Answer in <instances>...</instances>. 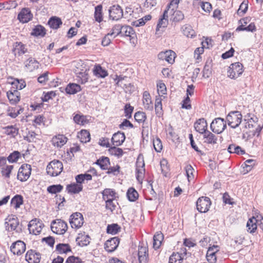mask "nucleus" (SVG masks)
Masks as SVG:
<instances>
[{"mask_svg": "<svg viewBox=\"0 0 263 263\" xmlns=\"http://www.w3.org/2000/svg\"><path fill=\"white\" fill-rule=\"evenodd\" d=\"M93 61L89 60H83V68H85V71L83 73V84L88 81V73L89 68L93 66Z\"/></svg>", "mask_w": 263, "mask_h": 263, "instance_id": "26", "label": "nucleus"}, {"mask_svg": "<svg viewBox=\"0 0 263 263\" xmlns=\"http://www.w3.org/2000/svg\"><path fill=\"white\" fill-rule=\"evenodd\" d=\"M19 223L17 218L15 215L9 216L6 219L5 225L8 231H14Z\"/></svg>", "mask_w": 263, "mask_h": 263, "instance_id": "13", "label": "nucleus"}, {"mask_svg": "<svg viewBox=\"0 0 263 263\" xmlns=\"http://www.w3.org/2000/svg\"><path fill=\"white\" fill-rule=\"evenodd\" d=\"M63 169L62 162L54 160L51 161L47 166V173L51 176H57L61 174Z\"/></svg>", "mask_w": 263, "mask_h": 263, "instance_id": "1", "label": "nucleus"}, {"mask_svg": "<svg viewBox=\"0 0 263 263\" xmlns=\"http://www.w3.org/2000/svg\"><path fill=\"white\" fill-rule=\"evenodd\" d=\"M195 130L201 134L207 130V123L204 118L198 119L194 124Z\"/></svg>", "mask_w": 263, "mask_h": 263, "instance_id": "21", "label": "nucleus"}, {"mask_svg": "<svg viewBox=\"0 0 263 263\" xmlns=\"http://www.w3.org/2000/svg\"><path fill=\"white\" fill-rule=\"evenodd\" d=\"M109 18L112 20L118 21L123 16V10L119 5H113L109 9Z\"/></svg>", "mask_w": 263, "mask_h": 263, "instance_id": "10", "label": "nucleus"}, {"mask_svg": "<svg viewBox=\"0 0 263 263\" xmlns=\"http://www.w3.org/2000/svg\"><path fill=\"white\" fill-rule=\"evenodd\" d=\"M242 67V65L239 62L232 64L228 70V76L234 79L238 78L243 72Z\"/></svg>", "mask_w": 263, "mask_h": 263, "instance_id": "6", "label": "nucleus"}, {"mask_svg": "<svg viewBox=\"0 0 263 263\" xmlns=\"http://www.w3.org/2000/svg\"><path fill=\"white\" fill-rule=\"evenodd\" d=\"M103 199L104 200L109 199H115L116 198L115 191L110 189H105L103 191L102 193Z\"/></svg>", "mask_w": 263, "mask_h": 263, "instance_id": "35", "label": "nucleus"}, {"mask_svg": "<svg viewBox=\"0 0 263 263\" xmlns=\"http://www.w3.org/2000/svg\"><path fill=\"white\" fill-rule=\"evenodd\" d=\"M20 156L21 154L20 152L18 151H14L9 155V156L7 157V160L9 162L11 163L15 162L20 157Z\"/></svg>", "mask_w": 263, "mask_h": 263, "instance_id": "50", "label": "nucleus"}, {"mask_svg": "<svg viewBox=\"0 0 263 263\" xmlns=\"http://www.w3.org/2000/svg\"><path fill=\"white\" fill-rule=\"evenodd\" d=\"M52 143L54 146L61 147L67 142V138L63 135H59L53 137Z\"/></svg>", "mask_w": 263, "mask_h": 263, "instance_id": "25", "label": "nucleus"}, {"mask_svg": "<svg viewBox=\"0 0 263 263\" xmlns=\"http://www.w3.org/2000/svg\"><path fill=\"white\" fill-rule=\"evenodd\" d=\"M96 163L99 165L102 170H105L108 168L110 164L109 159L107 157H102L97 160Z\"/></svg>", "mask_w": 263, "mask_h": 263, "instance_id": "31", "label": "nucleus"}, {"mask_svg": "<svg viewBox=\"0 0 263 263\" xmlns=\"http://www.w3.org/2000/svg\"><path fill=\"white\" fill-rule=\"evenodd\" d=\"M212 60L210 58L207 59L202 71L203 77L208 78L212 74Z\"/></svg>", "mask_w": 263, "mask_h": 263, "instance_id": "24", "label": "nucleus"}, {"mask_svg": "<svg viewBox=\"0 0 263 263\" xmlns=\"http://www.w3.org/2000/svg\"><path fill=\"white\" fill-rule=\"evenodd\" d=\"M121 230L120 227L116 223L108 225L106 232L108 234L115 235L117 234Z\"/></svg>", "mask_w": 263, "mask_h": 263, "instance_id": "44", "label": "nucleus"}, {"mask_svg": "<svg viewBox=\"0 0 263 263\" xmlns=\"http://www.w3.org/2000/svg\"><path fill=\"white\" fill-rule=\"evenodd\" d=\"M119 238L115 237L107 240L104 244V249L105 250L111 253L114 252L118 247L119 244Z\"/></svg>", "mask_w": 263, "mask_h": 263, "instance_id": "14", "label": "nucleus"}, {"mask_svg": "<svg viewBox=\"0 0 263 263\" xmlns=\"http://www.w3.org/2000/svg\"><path fill=\"white\" fill-rule=\"evenodd\" d=\"M56 250L59 254H66L71 251L70 246L67 243H59L56 246Z\"/></svg>", "mask_w": 263, "mask_h": 263, "instance_id": "38", "label": "nucleus"}, {"mask_svg": "<svg viewBox=\"0 0 263 263\" xmlns=\"http://www.w3.org/2000/svg\"><path fill=\"white\" fill-rule=\"evenodd\" d=\"M135 35L133 28L127 25L122 26L121 35L134 37L133 35Z\"/></svg>", "mask_w": 263, "mask_h": 263, "instance_id": "39", "label": "nucleus"}, {"mask_svg": "<svg viewBox=\"0 0 263 263\" xmlns=\"http://www.w3.org/2000/svg\"><path fill=\"white\" fill-rule=\"evenodd\" d=\"M163 239V234L159 232H157L153 237V247L155 249H158L160 247L162 241Z\"/></svg>", "mask_w": 263, "mask_h": 263, "instance_id": "29", "label": "nucleus"}, {"mask_svg": "<svg viewBox=\"0 0 263 263\" xmlns=\"http://www.w3.org/2000/svg\"><path fill=\"white\" fill-rule=\"evenodd\" d=\"M119 127L121 129H125L126 128H134V125L129 120L125 119L119 125Z\"/></svg>", "mask_w": 263, "mask_h": 263, "instance_id": "57", "label": "nucleus"}, {"mask_svg": "<svg viewBox=\"0 0 263 263\" xmlns=\"http://www.w3.org/2000/svg\"><path fill=\"white\" fill-rule=\"evenodd\" d=\"M109 151L111 155H115L118 158L122 157L123 154V151L122 149L121 148L117 147L116 146L110 147Z\"/></svg>", "mask_w": 263, "mask_h": 263, "instance_id": "49", "label": "nucleus"}, {"mask_svg": "<svg viewBox=\"0 0 263 263\" xmlns=\"http://www.w3.org/2000/svg\"><path fill=\"white\" fill-rule=\"evenodd\" d=\"M46 33L45 28L41 25L36 26L31 33L32 35L40 37H44Z\"/></svg>", "mask_w": 263, "mask_h": 263, "instance_id": "30", "label": "nucleus"}, {"mask_svg": "<svg viewBox=\"0 0 263 263\" xmlns=\"http://www.w3.org/2000/svg\"><path fill=\"white\" fill-rule=\"evenodd\" d=\"M248 9V4L243 2L239 6L238 10H237V14L240 16L243 15Z\"/></svg>", "mask_w": 263, "mask_h": 263, "instance_id": "61", "label": "nucleus"}, {"mask_svg": "<svg viewBox=\"0 0 263 263\" xmlns=\"http://www.w3.org/2000/svg\"><path fill=\"white\" fill-rule=\"evenodd\" d=\"M63 186L61 184H54L49 186L47 191L50 194H57L62 191Z\"/></svg>", "mask_w": 263, "mask_h": 263, "instance_id": "46", "label": "nucleus"}, {"mask_svg": "<svg viewBox=\"0 0 263 263\" xmlns=\"http://www.w3.org/2000/svg\"><path fill=\"white\" fill-rule=\"evenodd\" d=\"M23 204V196L20 195H15L11 200V204L14 206L15 209L20 207Z\"/></svg>", "mask_w": 263, "mask_h": 263, "instance_id": "34", "label": "nucleus"}, {"mask_svg": "<svg viewBox=\"0 0 263 263\" xmlns=\"http://www.w3.org/2000/svg\"><path fill=\"white\" fill-rule=\"evenodd\" d=\"M125 139V136L123 133L118 132L115 133L111 138V142L114 145L118 146L124 142Z\"/></svg>", "mask_w": 263, "mask_h": 263, "instance_id": "20", "label": "nucleus"}, {"mask_svg": "<svg viewBox=\"0 0 263 263\" xmlns=\"http://www.w3.org/2000/svg\"><path fill=\"white\" fill-rule=\"evenodd\" d=\"M226 120L229 126L236 128L241 122L242 115L238 111H232L227 116Z\"/></svg>", "mask_w": 263, "mask_h": 263, "instance_id": "2", "label": "nucleus"}, {"mask_svg": "<svg viewBox=\"0 0 263 263\" xmlns=\"http://www.w3.org/2000/svg\"><path fill=\"white\" fill-rule=\"evenodd\" d=\"M114 199H107V200H105L106 202V208L107 210H109L111 212L114 211L116 208L115 203L113 202Z\"/></svg>", "mask_w": 263, "mask_h": 263, "instance_id": "60", "label": "nucleus"}, {"mask_svg": "<svg viewBox=\"0 0 263 263\" xmlns=\"http://www.w3.org/2000/svg\"><path fill=\"white\" fill-rule=\"evenodd\" d=\"M211 202L208 197H199L196 202L197 210L200 213H205L209 210Z\"/></svg>", "mask_w": 263, "mask_h": 263, "instance_id": "7", "label": "nucleus"}, {"mask_svg": "<svg viewBox=\"0 0 263 263\" xmlns=\"http://www.w3.org/2000/svg\"><path fill=\"white\" fill-rule=\"evenodd\" d=\"M157 91L159 96H162L166 93V87L164 83L161 81L157 83Z\"/></svg>", "mask_w": 263, "mask_h": 263, "instance_id": "53", "label": "nucleus"}, {"mask_svg": "<svg viewBox=\"0 0 263 263\" xmlns=\"http://www.w3.org/2000/svg\"><path fill=\"white\" fill-rule=\"evenodd\" d=\"M55 92L53 91H48L46 93L44 92V96L42 99L43 102H47L49 100L52 99L55 96Z\"/></svg>", "mask_w": 263, "mask_h": 263, "instance_id": "58", "label": "nucleus"}, {"mask_svg": "<svg viewBox=\"0 0 263 263\" xmlns=\"http://www.w3.org/2000/svg\"><path fill=\"white\" fill-rule=\"evenodd\" d=\"M226 121L221 118L215 119L211 124V129L215 133L220 134L226 128Z\"/></svg>", "mask_w": 263, "mask_h": 263, "instance_id": "5", "label": "nucleus"}, {"mask_svg": "<svg viewBox=\"0 0 263 263\" xmlns=\"http://www.w3.org/2000/svg\"><path fill=\"white\" fill-rule=\"evenodd\" d=\"M143 103L145 109L152 110L153 109V103L151 101V96L149 92L145 91L143 95Z\"/></svg>", "mask_w": 263, "mask_h": 263, "instance_id": "23", "label": "nucleus"}, {"mask_svg": "<svg viewBox=\"0 0 263 263\" xmlns=\"http://www.w3.org/2000/svg\"><path fill=\"white\" fill-rule=\"evenodd\" d=\"M153 146L157 152H160L162 149V144L159 138H156L153 141Z\"/></svg>", "mask_w": 263, "mask_h": 263, "instance_id": "59", "label": "nucleus"}, {"mask_svg": "<svg viewBox=\"0 0 263 263\" xmlns=\"http://www.w3.org/2000/svg\"><path fill=\"white\" fill-rule=\"evenodd\" d=\"M31 172V165L28 164H23L18 170L17 178L22 182L25 181L29 178Z\"/></svg>", "mask_w": 263, "mask_h": 263, "instance_id": "8", "label": "nucleus"}, {"mask_svg": "<svg viewBox=\"0 0 263 263\" xmlns=\"http://www.w3.org/2000/svg\"><path fill=\"white\" fill-rule=\"evenodd\" d=\"M13 168V165H6L2 167L1 174L5 178L9 179L10 177V174Z\"/></svg>", "mask_w": 263, "mask_h": 263, "instance_id": "43", "label": "nucleus"}, {"mask_svg": "<svg viewBox=\"0 0 263 263\" xmlns=\"http://www.w3.org/2000/svg\"><path fill=\"white\" fill-rule=\"evenodd\" d=\"M185 171L186 172V175L187 177L188 180L190 182L191 180L193 179L194 175V168L190 164L186 165L185 167Z\"/></svg>", "mask_w": 263, "mask_h": 263, "instance_id": "51", "label": "nucleus"}, {"mask_svg": "<svg viewBox=\"0 0 263 263\" xmlns=\"http://www.w3.org/2000/svg\"><path fill=\"white\" fill-rule=\"evenodd\" d=\"M133 110L134 107L132 106L129 104H126L124 106L125 116L128 119L131 118Z\"/></svg>", "mask_w": 263, "mask_h": 263, "instance_id": "55", "label": "nucleus"}, {"mask_svg": "<svg viewBox=\"0 0 263 263\" xmlns=\"http://www.w3.org/2000/svg\"><path fill=\"white\" fill-rule=\"evenodd\" d=\"M92 72L96 77L99 78H104L108 76V72L106 70L103 68L100 65H95L92 69Z\"/></svg>", "mask_w": 263, "mask_h": 263, "instance_id": "22", "label": "nucleus"}, {"mask_svg": "<svg viewBox=\"0 0 263 263\" xmlns=\"http://www.w3.org/2000/svg\"><path fill=\"white\" fill-rule=\"evenodd\" d=\"M135 120L139 123H144L146 119V116L143 111H137L134 115Z\"/></svg>", "mask_w": 263, "mask_h": 263, "instance_id": "48", "label": "nucleus"}, {"mask_svg": "<svg viewBox=\"0 0 263 263\" xmlns=\"http://www.w3.org/2000/svg\"><path fill=\"white\" fill-rule=\"evenodd\" d=\"M182 31L183 34L187 37H193L195 34V31L192 29V27L187 24L184 25L182 27Z\"/></svg>", "mask_w": 263, "mask_h": 263, "instance_id": "40", "label": "nucleus"}, {"mask_svg": "<svg viewBox=\"0 0 263 263\" xmlns=\"http://www.w3.org/2000/svg\"><path fill=\"white\" fill-rule=\"evenodd\" d=\"M228 151L230 153H235L238 155L245 154V150L242 149L240 146L235 144H230L228 147Z\"/></svg>", "mask_w": 263, "mask_h": 263, "instance_id": "36", "label": "nucleus"}, {"mask_svg": "<svg viewBox=\"0 0 263 263\" xmlns=\"http://www.w3.org/2000/svg\"><path fill=\"white\" fill-rule=\"evenodd\" d=\"M122 25L120 24L115 25L112 28L111 31L110 33H108V35L113 36V38H115L117 35L121 34L122 32Z\"/></svg>", "mask_w": 263, "mask_h": 263, "instance_id": "45", "label": "nucleus"}, {"mask_svg": "<svg viewBox=\"0 0 263 263\" xmlns=\"http://www.w3.org/2000/svg\"><path fill=\"white\" fill-rule=\"evenodd\" d=\"M162 110L161 99L157 98L155 100V111L156 114L160 115Z\"/></svg>", "mask_w": 263, "mask_h": 263, "instance_id": "56", "label": "nucleus"}, {"mask_svg": "<svg viewBox=\"0 0 263 263\" xmlns=\"http://www.w3.org/2000/svg\"><path fill=\"white\" fill-rule=\"evenodd\" d=\"M66 263H82L81 259L74 256H69L66 261Z\"/></svg>", "mask_w": 263, "mask_h": 263, "instance_id": "64", "label": "nucleus"}, {"mask_svg": "<svg viewBox=\"0 0 263 263\" xmlns=\"http://www.w3.org/2000/svg\"><path fill=\"white\" fill-rule=\"evenodd\" d=\"M41 258V254L32 250L28 251L25 255L26 260L29 263H39Z\"/></svg>", "mask_w": 263, "mask_h": 263, "instance_id": "15", "label": "nucleus"}, {"mask_svg": "<svg viewBox=\"0 0 263 263\" xmlns=\"http://www.w3.org/2000/svg\"><path fill=\"white\" fill-rule=\"evenodd\" d=\"M184 14L180 10H176L173 14V19L175 22H179L183 20Z\"/></svg>", "mask_w": 263, "mask_h": 263, "instance_id": "54", "label": "nucleus"}, {"mask_svg": "<svg viewBox=\"0 0 263 263\" xmlns=\"http://www.w3.org/2000/svg\"><path fill=\"white\" fill-rule=\"evenodd\" d=\"M94 17L96 21L100 23L103 21L102 6L99 5L95 7Z\"/></svg>", "mask_w": 263, "mask_h": 263, "instance_id": "41", "label": "nucleus"}, {"mask_svg": "<svg viewBox=\"0 0 263 263\" xmlns=\"http://www.w3.org/2000/svg\"><path fill=\"white\" fill-rule=\"evenodd\" d=\"M69 222L72 228H80L82 226V214L78 212L72 214L70 216Z\"/></svg>", "mask_w": 263, "mask_h": 263, "instance_id": "11", "label": "nucleus"}, {"mask_svg": "<svg viewBox=\"0 0 263 263\" xmlns=\"http://www.w3.org/2000/svg\"><path fill=\"white\" fill-rule=\"evenodd\" d=\"M81 89L80 85L75 83H70L66 87L65 91L68 94H75Z\"/></svg>", "mask_w": 263, "mask_h": 263, "instance_id": "33", "label": "nucleus"}, {"mask_svg": "<svg viewBox=\"0 0 263 263\" xmlns=\"http://www.w3.org/2000/svg\"><path fill=\"white\" fill-rule=\"evenodd\" d=\"M76 182L67 185L66 190L70 195L79 193L82 190V174L76 177Z\"/></svg>", "mask_w": 263, "mask_h": 263, "instance_id": "3", "label": "nucleus"}, {"mask_svg": "<svg viewBox=\"0 0 263 263\" xmlns=\"http://www.w3.org/2000/svg\"><path fill=\"white\" fill-rule=\"evenodd\" d=\"M168 23V20L164 19V18H160L159 20V22L157 26L156 31H158L161 28H165L166 27Z\"/></svg>", "mask_w": 263, "mask_h": 263, "instance_id": "63", "label": "nucleus"}, {"mask_svg": "<svg viewBox=\"0 0 263 263\" xmlns=\"http://www.w3.org/2000/svg\"><path fill=\"white\" fill-rule=\"evenodd\" d=\"M26 250V244L21 240H17L13 243L10 247V250L14 254L20 255Z\"/></svg>", "mask_w": 263, "mask_h": 263, "instance_id": "12", "label": "nucleus"}, {"mask_svg": "<svg viewBox=\"0 0 263 263\" xmlns=\"http://www.w3.org/2000/svg\"><path fill=\"white\" fill-rule=\"evenodd\" d=\"M6 133L9 135L15 137L18 134V129L12 126H8L6 129Z\"/></svg>", "mask_w": 263, "mask_h": 263, "instance_id": "62", "label": "nucleus"}, {"mask_svg": "<svg viewBox=\"0 0 263 263\" xmlns=\"http://www.w3.org/2000/svg\"><path fill=\"white\" fill-rule=\"evenodd\" d=\"M50 227L54 233L60 235L64 234L68 228L67 223L60 219L52 221Z\"/></svg>", "mask_w": 263, "mask_h": 263, "instance_id": "4", "label": "nucleus"}, {"mask_svg": "<svg viewBox=\"0 0 263 263\" xmlns=\"http://www.w3.org/2000/svg\"><path fill=\"white\" fill-rule=\"evenodd\" d=\"M138 255L139 263H147L148 261V248L139 246Z\"/></svg>", "mask_w": 263, "mask_h": 263, "instance_id": "18", "label": "nucleus"}, {"mask_svg": "<svg viewBox=\"0 0 263 263\" xmlns=\"http://www.w3.org/2000/svg\"><path fill=\"white\" fill-rule=\"evenodd\" d=\"M211 250H208L206 253V259L209 263H215L216 261V256L215 252H211Z\"/></svg>", "mask_w": 263, "mask_h": 263, "instance_id": "52", "label": "nucleus"}, {"mask_svg": "<svg viewBox=\"0 0 263 263\" xmlns=\"http://www.w3.org/2000/svg\"><path fill=\"white\" fill-rule=\"evenodd\" d=\"M43 226V223L37 218L31 220L28 225L30 233L34 235L39 234L42 231Z\"/></svg>", "mask_w": 263, "mask_h": 263, "instance_id": "9", "label": "nucleus"}, {"mask_svg": "<svg viewBox=\"0 0 263 263\" xmlns=\"http://www.w3.org/2000/svg\"><path fill=\"white\" fill-rule=\"evenodd\" d=\"M175 53L171 50L162 51L158 54L159 60H165L170 64H173L175 60Z\"/></svg>", "mask_w": 263, "mask_h": 263, "instance_id": "16", "label": "nucleus"}, {"mask_svg": "<svg viewBox=\"0 0 263 263\" xmlns=\"http://www.w3.org/2000/svg\"><path fill=\"white\" fill-rule=\"evenodd\" d=\"M48 24L51 28L57 29L62 24V22L61 18L54 16L49 19Z\"/></svg>", "mask_w": 263, "mask_h": 263, "instance_id": "32", "label": "nucleus"}, {"mask_svg": "<svg viewBox=\"0 0 263 263\" xmlns=\"http://www.w3.org/2000/svg\"><path fill=\"white\" fill-rule=\"evenodd\" d=\"M257 219L253 217L249 219L247 223V231L250 233H254L257 229Z\"/></svg>", "mask_w": 263, "mask_h": 263, "instance_id": "28", "label": "nucleus"}, {"mask_svg": "<svg viewBox=\"0 0 263 263\" xmlns=\"http://www.w3.org/2000/svg\"><path fill=\"white\" fill-rule=\"evenodd\" d=\"M7 96L11 104H16L20 100V93L16 89H11L7 91Z\"/></svg>", "mask_w": 263, "mask_h": 263, "instance_id": "17", "label": "nucleus"}, {"mask_svg": "<svg viewBox=\"0 0 263 263\" xmlns=\"http://www.w3.org/2000/svg\"><path fill=\"white\" fill-rule=\"evenodd\" d=\"M39 63L35 59L30 58L25 62L26 67L30 71H32L39 68Z\"/></svg>", "mask_w": 263, "mask_h": 263, "instance_id": "27", "label": "nucleus"}, {"mask_svg": "<svg viewBox=\"0 0 263 263\" xmlns=\"http://www.w3.org/2000/svg\"><path fill=\"white\" fill-rule=\"evenodd\" d=\"M127 197L130 201H135L137 199L139 194L136 190L132 187L129 188L127 192Z\"/></svg>", "mask_w": 263, "mask_h": 263, "instance_id": "42", "label": "nucleus"}, {"mask_svg": "<svg viewBox=\"0 0 263 263\" xmlns=\"http://www.w3.org/2000/svg\"><path fill=\"white\" fill-rule=\"evenodd\" d=\"M18 19L22 23H27L32 17V14L28 8H24L18 15Z\"/></svg>", "mask_w": 263, "mask_h": 263, "instance_id": "19", "label": "nucleus"}, {"mask_svg": "<svg viewBox=\"0 0 263 263\" xmlns=\"http://www.w3.org/2000/svg\"><path fill=\"white\" fill-rule=\"evenodd\" d=\"M181 255L179 253H173L170 257L169 263H181L183 259Z\"/></svg>", "mask_w": 263, "mask_h": 263, "instance_id": "47", "label": "nucleus"}, {"mask_svg": "<svg viewBox=\"0 0 263 263\" xmlns=\"http://www.w3.org/2000/svg\"><path fill=\"white\" fill-rule=\"evenodd\" d=\"M203 138L205 139V142L209 144H215L216 143V136L210 131L206 130L203 134Z\"/></svg>", "mask_w": 263, "mask_h": 263, "instance_id": "37", "label": "nucleus"}]
</instances>
